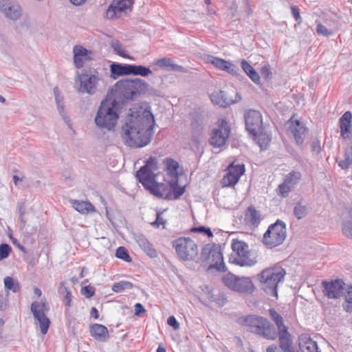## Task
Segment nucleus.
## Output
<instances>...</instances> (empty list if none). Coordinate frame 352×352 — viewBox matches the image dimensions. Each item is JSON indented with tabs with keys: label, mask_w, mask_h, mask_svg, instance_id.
Instances as JSON below:
<instances>
[{
	"label": "nucleus",
	"mask_w": 352,
	"mask_h": 352,
	"mask_svg": "<svg viewBox=\"0 0 352 352\" xmlns=\"http://www.w3.org/2000/svg\"><path fill=\"white\" fill-rule=\"evenodd\" d=\"M154 123L153 115L144 111L142 115L131 113L122 126L121 137L124 143L131 147L141 148L151 142V132Z\"/></svg>",
	"instance_id": "1"
},
{
	"label": "nucleus",
	"mask_w": 352,
	"mask_h": 352,
	"mask_svg": "<svg viewBox=\"0 0 352 352\" xmlns=\"http://www.w3.org/2000/svg\"><path fill=\"white\" fill-rule=\"evenodd\" d=\"M239 324L245 326L248 330L266 340H274L277 338L278 333L274 324L266 318L248 315L238 319Z\"/></svg>",
	"instance_id": "2"
},
{
	"label": "nucleus",
	"mask_w": 352,
	"mask_h": 352,
	"mask_svg": "<svg viewBox=\"0 0 352 352\" xmlns=\"http://www.w3.org/2000/svg\"><path fill=\"white\" fill-rule=\"evenodd\" d=\"M116 106V99L106 98L101 102L94 119L96 125L100 130H114L119 118Z\"/></svg>",
	"instance_id": "3"
},
{
	"label": "nucleus",
	"mask_w": 352,
	"mask_h": 352,
	"mask_svg": "<svg viewBox=\"0 0 352 352\" xmlns=\"http://www.w3.org/2000/svg\"><path fill=\"white\" fill-rule=\"evenodd\" d=\"M285 275V270L280 265H275L263 270L257 276L261 289L267 295L277 298L278 286L284 281Z\"/></svg>",
	"instance_id": "4"
},
{
	"label": "nucleus",
	"mask_w": 352,
	"mask_h": 352,
	"mask_svg": "<svg viewBox=\"0 0 352 352\" xmlns=\"http://www.w3.org/2000/svg\"><path fill=\"white\" fill-rule=\"evenodd\" d=\"M147 88L148 84L140 78L122 80L116 83L114 92L115 96L124 102V100L133 99L134 96L146 91Z\"/></svg>",
	"instance_id": "5"
},
{
	"label": "nucleus",
	"mask_w": 352,
	"mask_h": 352,
	"mask_svg": "<svg viewBox=\"0 0 352 352\" xmlns=\"http://www.w3.org/2000/svg\"><path fill=\"white\" fill-rule=\"evenodd\" d=\"M287 236L286 224L278 219L271 224L263 236V243L267 248H273L281 245Z\"/></svg>",
	"instance_id": "6"
},
{
	"label": "nucleus",
	"mask_w": 352,
	"mask_h": 352,
	"mask_svg": "<svg viewBox=\"0 0 352 352\" xmlns=\"http://www.w3.org/2000/svg\"><path fill=\"white\" fill-rule=\"evenodd\" d=\"M158 168L157 158L150 157L146 161V164L136 172L135 176L137 179L150 192H152V189L154 188L155 185L160 184L155 182L156 173L155 172Z\"/></svg>",
	"instance_id": "7"
},
{
	"label": "nucleus",
	"mask_w": 352,
	"mask_h": 352,
	"mask_svg": "<svg viewBox=\"0 0 352 352\" xmlns=\"http://www.w3.org/2000/svg\"><path fill=\"white\" fill-rule=\"evenodd\" d=\"M201 258L209 264L208 270L215 268L219 272H225L221 246L217 244H206L201 252Z\"/></svg>",
	"instance_id": "8"
},
{
	"label": "nucleus",
	"mask_w": 352,
	"mask_h": 352,
	"mask_svg": "<svg viewBox=\"0 0 352 352\" xmlns=\"http://www.w3.org/2000/svg\"><path fill=\"white\" fill-rule=\"evenodd\" d=\"M223 283L232 291L241 294H251L254 290V284L249 277L237 276L228 272L221 278Z\"/></svg>",
	"instance_id": "9"
},
{
	"label": "nucleus",
	"mask_w": 352,
	"mask_h": 352,
	"mask_svg": "<svg viewBox=\"0 0 352 352\" xmlns=\"http://www.w3.org/2000/svg\"><path fill=\"white\" fill-rule=\"evenodd\" d=\"M100 81L97 73L82 72L76 80L75 87L79 93L94 95L100 90Z\"/></svg>",
	"instance_id": "10"
},
{
	"label": "nucleus",
	"mask_w": 352,
	"mask_h": 352,
	"mask_svg": "<svg viewBox=\"0 0 352 352\" xmlns=\"http://www.w3.org/2000/svg\"><path fill=\"white\" fill-rule=\"evenodd\" d=\"M178 257L182 261H192L198 255L196 243L189 237H180L173 241Z\"/></svg>",
	"instance_id": "11"
},
{
	"label": "nucleus",
	"mask_w": 352,
	"mask_h": 352,
	"mask_svg": "<svg viewBox=\"0 0 352 352\" xmlns=\"http://www.w3.org/2000/svg\"><path fill=\"white\" fill-rule=\"evenodd\" d=\"M232 248L234 254L230 258V262L241 267L252 266L256 261L250 258V251L248 245L238 239H234L232 243Z\"/></svg>",
	"instance_id": "12"
},
{
	"label": "nucleus",
	"mask_w": 352,
	"mask_h": 352,
	"mask_svg": "<svg viewBox=\"0 0 352 352\" xmlns=\"http://www.w3.org/2000/svg\"><path fill=\"white\" fill-rule=\"evenodd\" d=\"M169 184V186L163 183L155 185L151 192L156 197L168 200L177 199L184 193L185 187L178 186L177 178L173 179Z\"/></svg>",
	"instance_id": "13"
},
{
	"label": "nucleus",
	"mask_w": 352,
	"mask_h": 352,
	"mask_svg": "<svg viewBox=\"0 0 352 352\" xmlns=\"http://www.w3.org/2000/svg\"><path fill=\"white\" fill-rule=\"evenodd\" d=\"M49 310L50 307L46 302L34 301L31 304L30 311L33 314L35 324L39 327L43 335L47 333L50 325V320L46 315Z\"/></svg>",
	"instance_id": "14"
},
{
	"label": "nucleus",
	"mask_w": 352,
	"mask_h": 352,
	"mask_svg": "<svg viewBox=\"0 0 352 352\" xmlns=\"http://www.w3.org/2000/svg\"><path fill=\"white\" fill-rule=\"evenodd\" d=\"M230 133V128L225 120L218 122L210 133L209 142L214 148H223L226 146Z\"/></svg>",
	"instance_id": "15"
},
{
	"label": "nucleus",
	"mask_w": 352,
	"mask_h": 352,
	"mask_svg": "<svg viewBox=\"0 0 352 352\" xmlns=\"http://www.w3.org/2000/svg\"><path fill=\"white\" fill-rule=\"evenodd\" d=\"M241 99V96L233 87L226 91H214L210 95L212 102L221 107H227L240 101Z\"/></svg>",
	"instance_id": "16"
},
{
	"label": "nucleus",
	"mask_w": 352,
	"mask_h": 352,
	"mask_svg": "<svg viewBox=\"0 0 352 352\" xmlns=\"http://www.w3.org/2000/svg\"><path fill=\"white\" fill-rule=\"evenodd\" d=\"M322 294L328 299H338L343 296L349 285L342 280H323L321 283Z\"/></svg>",
	"instance_id": "17"
},
{
	"label": "nucleus",
	"mask_w": 352,
	"mask_h": 352,
	"mask_svg": "<svg viewBox=\"0 0 352 352\" xmlns=\"http://www.w3.org/2000/svg\"><path fill=\"white\" fill-rule=\"evenodd\" d=\"M133 3V0H113L106 11V17H120L123 14L132 10Z\"/></svg>",
	"instance_id": "18"
},
{
	"label": "nucleus",
	"mask_w": 352,
	"mask_h": 352,
	"mask_svg": "<svg viewBox=\"0 0 352 352\" xmlns=\"http://www.w3.org/2000/svg\"><path fill=\"white\" fill-rule=\"evenodd\" d=\"M245 128L251 135L261 133L264 128L261 113L255 110H250L245 114Z\"/></svg>",
	"instance_id": "19"
},
{
	"label": "nucleus",
	"mask_w": 352,
	"mask_h": 352,
	"mask_svg": "<svg viewBox=\"0 0 352 352\" xmlns=\"http://www.w3.org/2000/svg\"><path fill=\"white\" fill-rule=\"evenodd\" d=\"M244 172L245 166L243 164L234 165L232 163L228 166V173L223 179V184L226 186L234 185L238 182Z\"/></svg>",
	"instance_id": "20"
},
{
	"label": "nucleus",
	"mask_w": 352,
	"mask_h": 352,
	"mask_svg": "<svg viewBox=\"0 0 352 352\" xmlns=\"http://www.w3.org/2000/svg\"><path fill=\"white\" fill-rule=\"evenodd\" d=\"M340 136L344 140L352 138V113L351 111H346L338 120Z\"/></svg>",
	"instance_id": "21"
},
{
	"label": "nucleus",
	"mask_w": 352,
	"mask_h": 352,
	"mask_svg": "<svg viewBox=\"0 0 352 352\" xmlns=\"http://www.w3.org/2000/svg\"><path fill=\"white\" fill-rule=\"evenodd\" d=\"M208 63H211L215 67L226 72L233 76H238L239 69L231 63L229 61H227L223 58H220L218 57H215L213 56H209L207 59Z\"/></svg>",
	"instance_id": "22"
},
{
	"label": "nucleus",
	"mask_w": 352,
	"mask_h": 352,
	"mask_svg": "<svg viewBox=\"0 0 352 352\" xmlns=\"http://www.w3.org/2000/svg\"><path fill=\"white\" fill-rule=\"evenodd\" d=\"M289 129L298 144H302L305 140L307 128L299 120H294L292 116L289 121Z\"/></svg>",
	"instance_id": "23"
},
{
	"label": "nucleus",
	"mask_w": 352,
	"mask_h": 352,
	"mask_svg": "<svg viewBox=\"0 0 352 352\" xmlns=\"http://www.w3.org/2000/svg\"><path fill=\"white\" fill-rule=\"evenodd\" d=\"M133 239L147 256L151 258H156L157 256V250L144 235L142 234H134Z\"/></svg>",
	"instance_id": "24"
},
{
	"label": "nucleus",
	"mask_w": 352,
	"mask_h": 352,
	"mask_svg": "<svg viewBox=\"0 0 352 352\" xmlns=\"http://www.w3.org/2000/svg\"><path fill=\"white\" fill-rule=\"evenodd\" d=\"M279 347L283 352H295L293 347V340L292 335L288 331V328L285 327L279 329L278 331Z\"/></svg>",
	"instance_id": "25"
},
{
	"label": "nucleus",
	"mask_w": 352,
	"mask_h": 352,
	"mask_svg": "<svg viewBox=\"0 0 352 352\" xmlns=\"http://www.w3.org/2000/svg\"><path fill=\"white\" fill-rule=\"evenodd\" d=\"M5 16L10 20L16 21L22 16L23 10L21 6L10 0L1 10Z\"/></svg>",
	"instance_id": "26"
},
{
	"label": "nucleus",
	"mask_w": 352,
	"mask_h": 352,
	"mask_svg": "<svg viewBox=\"0 0 352 352\" xmlns=\"http://www.w3.org/2000/svg\"><path fill=\"white\" fill-rule=\"evenodd\" d=\"M17 208L19 211V221L20 223V229L27 234H34L37 231L36 227L32 226L28 229L30 226L27 225V221L25 218V214H26L25 202L18 203Z\"/></svg>",
	"instance_id": "27"
},
{
	"label": "nucleus",
	"mask_w": 352,
	"mask_h": 352,
	"mask_svg": "<svg viewBox=\"0 0 352 352\" xmlns=\"http://www.w3.org/2000/svg\"><path fill=\"white\" fill-rule=\"evenodd\" d=\"M263 219L260 211L257 210L254 206H250L247 208L245 213L244 221L247 225L256 228Z\"/></svg>",
	"instance_id": "28"
},
{
	"label": "nucleus",
	"mask_w": 352,
	"mask_h": 352,
	"mask_svg": "<svg viewBox=\"0 0 352 352\" xmlns=\"http://www.w3.org/2000/svg\"><path fill=\"white\" fill-rule=\"evenodd\" d=\"M74 63L78 69L84 66L85 60H88V54L91 52L81 45H75L73 48Z\"/></svg>",
	"instance_id": "29"
},
{
	"label": "nucleus",
	"mask_w": 352,
	"mask_h": 352,
	"mask_svg": "<svg viewBox=\"0 0 352 352\" xmlns=\"http://www.w3.org/2000/svg\"><path fill=\"white\" fill-rule=\"evenodd\" d=\"M89 331L91 336L94 339L100 342L107 341L109 337L107 328L102 324H91L89 328Z\"/></svg>",
	"instance_id": "30"
},
{
	"label": "nucleus",
	"mask_w": 352,
	"mask_h": 352,
	"mask_svg": "<svg viewBox=\"0 0 352 352\" xmlns=\"http://www.w3.org/2000/svg\"><path fill=\"white\" fill-rule=\"evenodd\" d=\"M299 348L301 352H320L316 342L306 335L299 338Z\"/></svg>",
	"instance_id": "31"
},
{
	"label": "nucleus",
	"mask_w": 352,
	"mask_h": 352,
	"mask_svg": "<svg viewBox=\"0 0 352 352\" xmlns=\"http://www.w3.org/2000/svg\"><path fill=\"white\" fill-rule=\"evenodd\" d=\"M336 161L338 166L343 170H346L352 166V141L344 149V159L337 157Z\"/></svg>",
	"instance_id": "32"
},
{
	"label": "nucleus",
	"mask_w": 352,
	"mask_h": 352,
	"mask_svg": "<svg viewBox=\"0 0 352 352\" xmlns=\"http://www.w3.org/2000/svg\"><path fill=\"white\" fill-rule=\"evenodd\" d=\"M131 65L113 63L110 65L111 76L116 79L118 76L130 75Z\"/></svg>",
	"instance_id": "33"
},
{
	"label": "nucleus",
	"mask_w": 352,
	"mask_h": 352,
	"mask_svg": "<svg viewBox=\"0 0 352 352\" xmlns=\"http://www.w3.org/2000/svg\"><path fill=\"white\" fill-rule=\"evenodd\" d=\"M73 208L81 214H88L95 211L94 206L89 201L71 200Z\"/></svg>",
	"instance_id": "34"
},
{
	"label": "nucleus",
	"mask_w": 352,
	"mask_h": 352,
	"mask_svg": "<svg viewBox=\"0 0 352 352\" xmlns=\"http://www.w3.org/2000/svg\"><path fill=\"white\" fill-rule=\"evenodd\" d=\"M241 67L245 73L250 78V79L256 84L260 83V76L256 71L246 61L242 60L241 62Z\"/></svg>",
	"instance_id": "35"
},
{
	"label": "nucleus",
	"mask_w": 352,
	"mask_h": 352,
	"mask_svg": "<svg viewBox=\"0 0 352 352\" xmlns=\"http://www.w3.org/2000/svg\"><path fill=\"white\" fill-rule=\"evenodd\" d=\"M155 64L161 68L169 67L172 71L182 72L184 70L182 66L175 64L174 62L169 58H162L157 59Z\"/></svg>",
	"instance_id": "36"
},
{
	"label": "nucleus",
	"mask_w": 352,
	"mask_h": 352,
	"mask_svg": "<svg viewBox=\"0 0 352 352\" xmlns=\"http://www.w3.org/2000/svg\"><path fill=\"white\" fill-rule=\"evenodd\" d=\"M54 94L55 96L56 103L57 104V109L59 114L63 119L64 122L69 126H70L69 118L66 115L65 111L64 106L62 102V99L60 98L58 87L54 88Z\"/></svg>",
	"instance_id": "37"
},
{
	"label": "nucleus",
	"mask_w": 352,
	"mask_h": 352,
	"mask_svg": "<svg viewBox=\"0 0 352 352\" xmlns=\"http://www.w3.org/2000/svg\"><path fill=\"white\" fill-rule=\"evenodd\" d=\"M301 177L302 175L300 172L292 170L285 175L284 182H285L290 187L294 188L300 181Z\"/></svg>",
	"instance_id": "38"
},
{
	"label": "nucleus",
	"mask_w": 352,
	"mask_h": 352,
	"mask_svg": "<svg viewBox=\"0 0 352 352\" xmlns=\"http://www.w3.org/2000/svg\"><path fill=\"white\" fill-rule=\"evenodd\" d=\"M151 74L152 71L148 67L143 65H131L130 74L146 77Z\"/></svg>",
	"instance_id": "39"
},
{
	"label": "nucleus",
	"mask_w": 352,
	"mask_h": 352,
	"mask_svg": "<svg viewBox=\"0 0 352 352\" xmlns=\"http://www.w3.org/2000/svg\"><path fill=\"white\" fill-rule=\"evenodd\" d=\"M254 140L257 142L261 150L266 148L267 146L271 141V138L264 132V128L261 130V133L256 135H252Z\"/></svg>",
	"instance_id": "40"
},
{
	"label": "nucleus",
	"mask_w": 352,
	"mask_h": 352,
	"mask_svg": "<svg viewBox=\"0 0 352 352\" xmlns=\"http://www.w3.org/2000/svg\"><path fill=\"white\" fill-rule=\"evenodd\" d=\"M58 292L60 295L65 296V305L67 307H69L72 301V294L69 292L68 287L66 285L65 282L63 281L60 283Z\"/></svg>",
	"instance_id": "41"
},
{
	"label": "nucleus",
	"mask_w": 352,
	"mask_h": 352,
	"mask_svg": "<svg viewBox=\"0 0 352 352\" xmlns=\"http://www.w3.org/2000/svg\"><path fill=\"white\" fill-rule=\"evenodd\" d=\"M344 301L342 304L343 309L346 311L352 312V287L348 286L346 293L343 296Z\"/></svg>",
	"instance_id": "42"
},
{
	"label": "nucleus",
	"mask_w": 352,
	"mask_h": 352,
	"mask_svg": "<svg viewBox=\"0 0 352 352\" xmlns=\"http://www.w3.org/2000/svg\"><path fill=\"white\" fill-rule=\"evenodd\" d=\"M342 232L345 236L352 239V214L350 215L349 219L343 221Z\"/></svg>",
	"instance_id": "43"
},
{
	"label": "nucleus",
	"mask_w": 352,
	"mask_h": 352,
	"mask_svg": "<svg viewBox=\"0 0 352 352\" xmlns=\"http://www.w3.org/2000/svg\"><path fill=\"white\" fill-rule=\"evenodd\" d=\"M269 312L272 319L274 320L277 327L278 331L279 329L287 327L284 324L283 317L275 309H270Z\"/></svg>",
	"instance_id": "44"
},
{
	"label": "nucleus",
	"mask_w": 352,
	"mask_h": 352,
	"mask_svg": "<svg viewBox=\"0 0 352 352\" xmlns=\"http://www.w3.org/2000/svg\"><path fill=\"white\" fill-rule=\"evenodd\" d=\"M5 288L7 290H11L14 293H16L20 290V285L17 282L10 276H6L4 278Z\"/></svg>",
	"instance_id": "45"
},
{
	"label": "nucleus",
	"mask_w": 352,
	"mask_h": 352,
	"mask_svg": "<svg viewBox=\"0 0 352 352\" xmlns=\"http://www.w3.org/2000/svg\"><path fill=\"white\" fill-rule=\"evenodd\" d=\"M133 287V283L129 281H120L113 285L112 290L115 292H122L125 289H131Z\"/></svg>",
	"instance_id": "46"
},
{
	"label": "nucleus",
	"mask_w": 352,
	"mask_h": 352,
	"mask_svg": "<svg viewBox=\"0 0 352 352\" xmlns=\"http://www.w3.org/2000/svg\"><path fill=\"white\" fill-rule=\"evenodd\" d=\"M307 208L300 203H298L294 208V214L298 219H302L307 215Z\"/></svg>",
	"instance_id": "47"
},
{
	"label": "nucleus",
	"mask_w": 352,
	"mask_h": 352,
	"mask_svg": "<svg viewBox=\"0 0 352 352\" xmlns=\"http://www.w3.org/2000/svg\"><path fill=\"white\" fill-rule=\"evenodd\" d=\"M111 45L114 52L119 56L123 58H128L129 56L126 54L123 45L118 41L113 40L111 41Z\"/></svg>",
	"instance_id": "48"
},
{
	"label": "nucleus",
	"mask_w": 352,
	"mask_h": 352,
	"mask_svg": "<svg viewBox=\"0 0 352 352\" xmlns=\"http://www.w3.org/2000/svg\"><path fill=\"white\" fill-rule=\"evenodd\" d=\"M293 189L294 188L287 184L285 182H283L278 186L277 192L279 196L282 197H287Z\"/></svg>",
	"instance_id": "49"
},
{
	"label": "nucleus",
	"mask_w": 352,
	"mask_h": 352,
	"mask_svg": "<svg viewBox=\"0 0 352 352\" xmlns=\"http://www.w3.org/2000/svg\"><path fill=\"white\" fill-rule=\"evenodd\" d=\"M166 166L168 172L174 175L175 178H177V170L179 167V164L173 159L169 158L166 160Z\"/></svg>",
	"instance_id": "50"
},
{
	"label": "nucleus",
	"mask_w": 352,
	"mask_h": 352,
	"mask_svg": "<svg viewBox=\"0 0 352 352\" xmlns=\"http://www.w3.org/2000/svg\"><path fill=\"white\" fill-rule=\"evenodd\" d=\"M116 256L122 259L126 262H131V258L128 253L127 250L124 247H119L116 252Z\"/></svg>",
	"instance_id": "51"
},
{
	"label": "nucleus",
	"mask_w": 352,
	"mask_h": 352,
	"mask_svg": "<svg viewBox=\"0 0 352 352\" xmlns=\"http://www.w3.org/2000/svg\"><path fill=\"white\" fill-rule=\"evenodd\" d=\"M11 251V248L8 244L1 243L0 245V261L6 258Z\"/></svg>",
	"instance_id": "52"
},
{
	"label": "nucleus",
	"mask_w": 352,
	"mask_h": 352,
	"mask_svg": "<svg viewBox=\"0 0 352 352\" xmlns=\"http://www.w3.org/2000/svg\"><path fill=\"white\" fill-rule=\"evenodd\" d=\"M191 231L193 232L204 233L209 237L213 236L211 230L209 228H206L204 226L195 227L192 228Z\"/></svg>",
	"instance_id": "53"
},
{
	"label": "nucleus",
	"mask_w": 352,
	"mask_h": 352,
	"mask_svg": "<svg viewBox=\"0 0 352 352\" xmlns=\"http://www.w3.org/2000/svg\"><path fill=\"white\" fill-rule=\"evenodd\" d=\"M200 145V140L198 136L194 135L192 137L190 143V147L194 152L199 151Z\"/></svg>",
	"instance_id": "54"
},
{
	"label": "nucleus",
	"mask_w": 352,
	"mask_h": 352,
	"mask_svg": "<svg viewBox=\"0 0 352 352\" xmlns=\"http://www.w3.org/2000/svg\"><path fill=\"white\" fill-rule=\"evenodd\" d=\"M81 294L86 298H89L94 295L95 289L93 287H91L89 285L85 286L81 289Z\"/></svg>",
	"instance_id": "55"
},
{
	"label": "nucleus",
	"mask_w": 352,
	"mask_h": 352,
	"mask_svg": "<svg viewBox=\"0 0 352 352\" xmlns=\"http://www.w3.org/2000/svg\"><path fill=\"white\" fill-rule=\"evenodd\" d=\"M162 212H157V218L156 220L151 223V225L155 227H159L160 226H163V228H164L165 224L166 223V221L164 219V218L162 217Z\"/></svg>",
	"instance_id": "56"
},
{
	"label": "nucleus",
	"mask_w": 352,
	"mask_h": 352,
	"mask_svg": "<svg viewBox=\"0 0 352 352\" xmlns=\"http://www.w3.org/2000/svg\"><path fill=\"white\" fill-rule=\"evenodd\" d=\"M316 32L318 34L328 36L332 34L331 31L327 29L324 25L318 24L316 28Z\"/></svg>",
	"instance_id": "57"
},
{
	"label": "nucleus",
	"mask_w": 352,
	"mask_h": 352,
	"mask_svg": "<svg viewBox=\"0 0 352 352\" xmlns=\"http://www.w3.org/2000/svg\"><path fill=\"white\" fill-rule=\"evenodd\" d=\"M291 11L295 20L298 23V24H300L302 21V19L300 15L298 8L296 6H291Z\"/></svg>",
	"instance_id": "58"
},
{
	"label": "nucleus",
	"mask_w": 352,
	"mask_h": 352,
	"mask_svg": "<svg viewBox=\"0 0 352 352\" xmlns=\"http://www.w3.org/2000/svg\"><path fill=\"white\" fill-rule=\"evenodd\" d=\"M167 323L169 326L172 327L175 330L179 328V322L177 321L176 318L173 316L168 317L167 320Z\"/></svg>",
	"instance_id": "59"
},
{
	"label": "nucleus",
	"mask_w": 352,
	"mask_h": 352,
	"mask_svg": "<svg viewBox=\"0 0 352 352\" xmlns=\"http://www.w3.org/2000/svg\"><path fill=\"white\" fill-rule=\"evenodd\" d=\"M261 74L262 76L265 78H267L270 77V76L271 75V72H270V65H263L261 69Z\"/></svg>",
	"instance_id": "60"
},
{
	"label": "nucleus",
	"mask_w": 352,
	"mask_h": 352,
	"mask_svg": "<svg viewBox=\"0 0 352 352\" xmlns=\"http://www.w3.org/2000/svg\"><path fill=\"white\" fill-rule=\"evenodd\" d=\"M144 312H146V309H144L142 304L136 303L135 305V314L136 316H140Z\"/></svg>",
	"instance_id": "61"
},
{
	"label": "nucleus",
	"mask_w": 352,
	"mask_h": 352,
	"mask_svg": "<svg viewBox=\"0 0 352 352\" xmlns=\"http://www.w3.org/2000/svg\"><path fill=\"white\" fill-rule=\"evenodd\" d=\"M8 300L6 297L0 295V311H5L8 307Z\"/></svg>",
	"instance_id": "62"
},
{
	"label": "nucleus",
	"mask_w": 352,
	"mask_h": 352,
	"mask_svg": "<svg viewBox=\"0 0 352 352\" xmlns=\"http://www.w3.org/2000/svg\"><path fill=\"white\" fill-rule=\"evenodd\" d=\"M311 148H312L313 151H314L317 153H319L320 151V144L319 141L316 140V141L312 142Z\"/></svg>",
	"instance_id": "63"
},
{
	"label": "nucleus",
	"mask_w": 352,
	"mask_h": 352,
	"mask_svg": "<svg viewBox=\"0 0 352 352\" xmlns=\"http://www.w3.org/2000/svg\"><path fill=\"white\" fill-rule=\"evenodd\" d=\"M91 316L94 319H98L99 318L98 311L96 307H93L91 310Z\"/></svg>",
	"instance_id": "64"
}]
</instances>
